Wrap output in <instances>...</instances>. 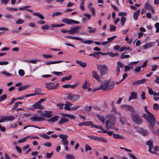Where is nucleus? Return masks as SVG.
I'll list each match as a JSON object with an SVG mask.
<instances>
[{
    "instance_id": "52",
    "label": "nucleus",
    "mask_w": 159,
    "mask_h": 159,
    "mask_svg": "<svg viewBox=\"0 0 159 159\" xmlns=\"http://www.w3.org/2000/svg\"><path fill=\"white\" fill-rule=\"evenodd\" d=\"M93 124L92 121H86L84 122V125H87L88 126L91 125L92 126V127L93 126Z\"/></svg>"
},
{
    "instance_id": "62",
    "label": "nucleus",
    "mask_w": 159,
    "mask_h": 159,
    "mask_svg": "<svg viewBox=\"0 0 159 159\" xmlns=\"http://www.w3.org/2000/svg\"><path fill=\"white\" fill-rule=\"evenodd\" d=\"M52 73L53 74L56 75H63L62 73L60 72H57V71H54L52 72Z\"/></svg>"
},
{
    "instance_id": "49",
    "label": "nucleus",
    "mask_w": 159,
    "mask_h": 159,
    "mask_svg": "<svg viewBox=\"0 0 159 159\" xmlns=\"http://www.w3.org/2000/svg\"><path fill=\"white\" fill-rule=\"evenodd\" d=\"M66 158L67 159H73L75 158L74 157L72 154H67L66 155Z\"/></svg>"
},
{
    "instance_id": "63",
    "label": "nucleus",
    "mask_w": 159,
    "mask_h": 159,
    "mask_svg": "<svg viewBox=\"0 0 159 159\" xmlns=\"http://www.w3.org/2000/svg\"><path fill=\"white\" fill-rule=\"evenodd\" d=\"M64 109L66 110H67L68 111L70 110V107L69 106V105L67 104V103L65 104V106L64 107Z\"/></svg>"
},
{
    "instance_id": "22",
    "label": "nucleus",
    "mask_w": 159,
    "mask_h": 159,
    "mask_svg": "<svg viewBox=\"0 0 159 159\" xmlns=\"http://www.w3.org/2000/svg\"><path fill=\"white\" fill-rule=\"evenodd\" d=\"M62 21L63 22L68 25H73L72 19H70L66 18H64L62 19Z\"/></svg>"
},
{
    "instance_id": "13",
    "label": "nucleus",
    "mask_w": 159,
    "mask_h": 159,
    "mask_svg": "<svg viewBox=\"0 0 159 159\" xmlns=\"http://www.w3.org/2000/svg\"><path fill=\"white\" fill-rule=\"evenodd\" d=\"M45 119L41 117H33L30 118V120L32 121H43Z\"/></svg>"
},
{
    "instance_id": "19",
    "label": "nucleus",
    "mask_w": 159,
    "mask_h": 159,
    "mask_svg": "<svg viewBox=\"0 0 159 159\" xmlns=\"http://www.w3.org/2000/svg\"><path fill=\"white\" fill-rule=\"evenodd\" d=\"M4 122L5 120L10 121L15 119V117L12 115L5 116L3 117Z\"/></svg>"
},
{
    "instance_id": "15",
    "label": "nucleus",
    "mask_w": 159,
    "mask_h": 159,
    "mask_svg": "<svg viewBox=\"0 0 159 159\" xmlns=\"http://www.w3.org/2000/svg\"><path fill=\"white\" fill-rule=\"evenodd\" d=\"M154 126L155 124L153 125H152L151 126H150V127H149V129L151 130L152 131V133L153 134L157 135H159V128L157 130L155 131L154 129Z\"/></svg>"
},
{
    "instance_id": "1",
    "label": "nucleus",
    "mask_w": 159,
    "mask_h": 159,
    "mask_svg": "<svg viewBox=\"0 0 159 159\" xmlns=\"http://www.w3.org/2000/svg\"><path fill=\"white\" fill-rule=\"evenodd\" d=\"M149 123V128L155 124V119L154 115L150 112L147 114H143L142 116Z\"/></svg>"
},
{
    "instance_id": "12",
    "label": "nucleus",
    "mask_w": 159,
    "mask_h": 159,
    "mask_svg": "<svg viewBox=\"0 0 159 159\" xmlns=\"http://www.w3.org/2000/svg\"><path fill=\"white\" fill-rule=\"evenodd\" d=\"M115 121L111 122L110 124V125H109L110 122L109 120H107L106 122V128L107 129H109L110 128L112 129L114 127Z\"/></svg>"
},
{
    "instance_id": "3",
    "label": "nucleus",
    "mask_w": 159,
    "mask_h": 159,
    "mask_svg": "<svg viewBox=\"0 0 159 159\" xmlns=\"http://www.w3.org/2000/svg\"><path fill=\"white\" fill-rule=\"evenodd\" d=\"M131 118L132 120L138 125H140L142 124V120L136 111L131 113Z\"/></svg>"
},
{
    "instance_id": "35",
    "label": "nucleus",
    "mask_w": 159,
    "mask_h": 159,
    "mask_svg": "<svg viewBox=\"0 0 159 159\" xmlns=\"http://www.w3.org/2000/svg\"><path fill=\"white\" fill-rule=\"evenodd\" d=\"M88 29L90 30L88 31L89 33L90 34L94 33L97 30L96 28H94L93 29L91 27H89Z\"/></svg>"
},
{
    "instance_id": "57",
    "label": "nucleus",
    "mask_w": 159,
    "mask_h": 159,
    "mask_svg": "<svg viewBox=\"0 0 159 159\" xmlns=\"http://www.w3.org/2000/svg\"><path fill=\"white\" fill-rule=\"evenodd\" d=\"M148 92L149 93L150 95H153V93L154 92L153 91L152 89L151 88H149V87L148 86Z\"/></svg>"
},
{
    "instance_id": "4",
    "label": "nucleus",
    "mask_w": 159,
    "mask_h": 159,
    "mask_svg": "<svg viewBox=\"0 0 159 159\" xmlns=\"http://www.w3.org/2000/svg\"><path fill=\"white\" fill-rule=\"evenodd\" d=\"M87 137L90 139L98 141H102L104 143H107V140L106 139L103 138L102 137H99L97 136H94L93 135H87Z\"/></svg>"
},
{
    "instance_id": "23",
    "label": "nucleus",
    "mask_w": 159,
    "mask_h": 159,
    "mask_svg": "<svg viewBox=\"0 0 159 159\" xmlns=\"http://www.w3.org/2000/svg\"><path fill=\"white\" fill-rule=\"evenodd\" d=\"M92 75L93 77L95 78L98 82L101 81L100 77L95 71H93L92 72Z\"/></svg>"
},
{
    "instance_id": "31",
    "label": "nucleus",
    "mask_w": 159,
    "mask_h": 159,
    "mask_svg": "<svg viewBox=\"0 0 159 159\" xmlns=\"http://www.w3.org/2000/svg\"><path fill=\"white\" fill-rule=\"evenodd\" d=\"M65 37L66 38H68L70 39L79 40L80 41H83V39L79 38V37H73V36H66Z\"/></svg>"
},
{
    "instance_id": "7",
    "label": "nucleus",
    "mask_w": 159,
    "mask_h": 159,
    "mask_svg": "<svg viewBox=\"0 0 159 159\" xmlns=\"http://www.w3.org/2000/svg\"><path fill=\"white\" fill-rule=\"evenodd\" d=\"M110 83V81L109 80L106 81L104 84H102L99 87L95 89L94 91L101 89L103 90H105V91H106V89L108 88V86Z\"/></svg>"
},
{
    "instance_id": "11",
    "label": "nucleus",
    "mask_w": 159,
    "mask_h": 159,
    "mask_svg": "<svg viewBox=\"0 0 159 159\" xmlns=\"http://www.w3.org/2000/svg\"><path fill=\"white\" fill-rule=\"evenodd\" d=\"M154 42H151L146 43L143 46V47L145 49H146L153 47L154 46Z\"/></svg>"
},
{
    "instance_id": "36",
    "label": "nucleus",
    "mask_w": 159,
    "mask_h": 159,
    "mask_svg": "<svg viewBox=\"0 0 159 159\" xmlns=\"http://www.w3.org/2000/svg\"><path fill=\"white\" fill-rule=\"evenodd\" d=\"M72 78V76L71 75H69L67 77H63L61 79V81L62 82H64L65 80H70Z\"/></svg>"
},
{
    "instance_id": "18",
    "label": "nucleus",
    "mask_w": 159,
    "mask_h": 159,
    "mask_svg": "<svg viewBox=\"0 0 159 159\" xmlns=\"http://www.w3.org/2000/svg\"><path fill=\"white\" fill-rule=\"evenodd\" d=\"M137 93L134 92H132L130 93V96L129 99V101H130L133 99L137 98Z\"/></svg>"
},
{
    "instance_id": "43",
    "label": "nucleus",
    "mask_w": 159,
    "mask_h": 159,
    "mask_svg": "<svg viewBox=\"0 0 159 159\" xmlns=\"http://www.w3.org/2000/svg\"><path fill=\"white\" fill-rule=\"evenodd\" d=\"M108 54L109 55L111 56L112 57H115V56H118L119 55V54L118 53H113L112 52H108Z\"/></svg>"
},
{
    "instance_id": "45",
    "label": "nucleus",
    "mask_w": 159,
    "mask_h": 159,
    "mask_svg": "<svg viewBox=\"0 0 159 159\" xmlns=\"http://www.w3.org/2000/svg\"><path fill=\"white\" fill-rule=\"evenodd\" d=\"M97 116L98 118L101 121V122L102 123H104L105 122V120L104 118V117L99 115H97Z\"/></svg>"
},
{
    "instance_id": "33",
    "label": "nucleus",
    "mask_w": 159,
    "mask_h": 159,
    "mask_svg": "<svg viewBox=\"0 0 159 159\" xmlns=\"http://www.w3.org/2000/svg\"><path fill=\"white\" fill-rule=\"evenodd\" d=\"M33 14L34 16H38L39 18L42 20L44 18L43 16L39 12H34L33 13Z\"/></svg>"
},
{
    "instance_id": "54",
    "label": "nucleus",
    "mask_w": 159,
    "mask_h": 159,
    "mask_svg": "<svg viewBox=\"0 0 159 159\" xmlns=\"http://www.w3.org/2000/svg\"><path fill=\"white\" fill-rule=\"evenodd\" d=\"M24 22V20L19 19L16 21V24H23Z\"/></svg>"
},
{
    "instance_id": "6",
    "label": "nucleus",
    "mask_w": 159,
    "mask_h": 159,
    "mask_svg": "<svg viewBox=\"0 0 159 159\" xmlns=\"http://www.w3.org/2000/svg\"><path fill=\"white\" fill-rule=\"evenodd\" d=\"M79 96L77 95L69 94L67 97V99L71 101L72 102L78 101L79 99Z\"/></svg>"
},
{
    "instance_id": "29",
    "label": "nucleus",
    "mask_w": 159,
    "mask_h": 159,
    "mask_svg": "<svg viewBox=\"0 0 159 159\" xmlns=\"http://www.w3.org/2000/svg\"><path fill=\"white\" fill-rule=\"evenodd\" d=\"M30 137V136H28L26 137H24L23 139H20V140L18 141V143H20L23 142H25L27 141V139Z\"/></svg>"
},
{
    "instance_id": "20",
    "label": "nucleus",
    "mask_w": 159,
    "mask_h": 159,
    "mask_svg": "<svg viewBox=\"0 0 159 159\" xmlns=\"http://www.w3.org/2000/svg\"><path fill=\"white\" fill-rule=\"evenodd\" d=\"M81 28V26H75L71 28V30L73 33V34L75 33H77L79 32L78 30L80 29Z\"/></svg>"
},
{
    "instance_id": "24",
    "label": "nucleus",
    "mask_w": 159,
    "mask_h": 159,
    "mask_svg": "<svg viewBox=\"0 0 159 159\" xmlns=\"http://www.w3.org/2000/svg\"><path fill=\"white\" fill-rule=\"evenodd\" d=\"M25 62L28 63H31L32 64H36L38 62L40 61V60L39 59L31 60H25Z\"/></svg>"
},
{
    "instance_id": "32",
    "label": "nucleus",
    "mask_w": 159,
    "mask_h": 159,
    "mask_svg": "<svg viewBox=\"0 0 159 159\" xmlns=\"http://www.w3.org/2000/svg\"><path fill=\"white\" fill-rule=\"evenodd\" d=\"M98 52H94L93 54H90L89 55V56H93L94 57H95L98 59H99L100 57L99 55H98Z\"/></svg>"
},
{
    "instance_id": "25",
    "label": "nucleus",
    "mask_w": 159,
    "mask_h": 159,
    "mask_svg": "<svg viewBox=\"0 0 159 159\" xmlns=\"http://www.w3.org/2000/svg\"><path fill=\"white\" fill-rule=\"evenodd\" d=\"M140 10L139 9L137 11H136L133 14V17L134 19L136 20L139 15L140 13Z\"/></svg>"
},
{
    "instance_id": "61",
    "label": "nucleus",
    "mask_w": 159,
    "mask_h": 159,
    "mask_svg": "<svg viewBox=\"0 0 159 159\" xmlns=\"http://www.w3.org/2000/svg\"><path fill=\"white\" fill-rule=\"evenodd\" d=\"M2 73L7 76H10L12 75V74L11 73L7 72V71H4L2 72Z\"/></svg>"
},
{
    "instance_id": "2",
    "label": "nucleus",
    "mask_w": 159,
    "mask_h": 159,
    "mask_svg": "<svg viewBox=\"0 0 159 159\" xmlns=\"http://www.w3.org/2000/svg\"><path fill=\"white\" fill-rule=\"evenodd\" d=\"M97 68L99 71L101 76H104L107 74V72L109 69L105 64L102 65H97Z\"/></svg>"
},
{
    "instance_id": "51",
    "label": "nucleus",
    "mask_w": 159,
    "mask_h": 159,
    "mask_svg": "<svg viewBox=\"0 0 159 159\" xmlns=\"http://www.w3.org/2000/svg\"><path fill=\"white\" fill-rule=\"evenodd\" d=\"M7 98L6 94H3L0 96V102L6 99Z\"/></svg>"
},
{
    "instance_id": "5",
    "label": "nucleus",
    "mask_w": 159,
    "mask_h": 159,
    "mask_svg": "<svg viewBox=\"0 0 159 159\" xmlns=\"http://www.w3.org/2000/svg\"><path fill=\"white\" fill-rule=\"evenodd\" d=\"M59 136L62 139L61 142L62 144L64 146H67L68 144V141L67 138L68 137V136L63 134H60Z\"/></svg>"
},
{
    "instance_id": "28",
    "label": "nucleus",
    "mask_w": 159,
    "mask_h": 159,
    "mask_svg": "<svg viewBox=\"0 0 159 159\" xmlns=\"http://www.w3.org/2000/svg\"><path fill=\"white\" fill-rule=\"evenodd\" d=\"M116 112L118 113L120 116V122L123 124H125V117L122 116L120 113H118L117 112Z\"/></svg>"
},
{
    "instance_id": "39",
    "label": "nucleus",
    "mask_w": 159,
    "mask_h": 159,
    "mask_svg": "<svg viewBox=\"0 0 159 159\" xmlns=\"http://www.w3.org/2000/svg\"><path fill=\"white\" fill-rule=\"evenodd\" d=\"M117 67H118V68H122L124 66V64L121 62L119 61L117 63Z\"/></svg>"
},
{
    "instance_id": "41",
    "label": "nucleus",
    "mask_w": 159,
    "mask_h": 159,
    "mask_svg": "<svg viewBox=\"0 0 159 159\" xmlns=\"http://www.w3.org/2000/svg\"><path fill=\"white\" fill-rule=\"evenodd\" d=\"M153 108L154 110L156 111L158 110H159V105L157 103H154L153 104Z\"/></svg>"
},
{
    "instance_id": "64",
    "label": "nucleus",
    "mask_w": 159,
    "mask_h": 159,
    "mask_svg": "<svg viewBox=\"0 0 159 159\" xmlns=\"http://www.w3.org/2000/svg\"><path fill=\"white\" fill-rule=\"evenodd\" d=\"M141 98L144 100L145 99L146 97L145 96V93L144 92H143L142 94H141Z\"/></svg>"
},
{
    "instance_id": "10",
    "label": "nucleus",
    "mask_w": 159,
    "mask_h": 159,
    "mask_svg": "<svg viewBox=\"0 0 159 159\" xmlns=\"http://www.w3.org/2000/svg\"><path fill=\"white\" fill-rule=\"evenodd\" d=\"M41 116L47 118H50L53 115L51 111H45V112L41 114Z\"/></svg>"
},
{
    "instance_id": "56",
    "label": "nucleus",
    "mask_w": 159,
    "mask_h": 159,
    "mask_svg": "<svg viewBox=\"0 0 159 159\" xmlns=\"http://www.w3.org/2000/svg\"><path fill=\"white\" fill-rule=\"evenodd\" d=\"M18 73L21 76H23L25 74L24 71L22 69L19 70Z\"/></svg>"
},
{
    "instance_id": "37",
    "label": "nucleus",
    "mask_w": 159,
    "mask_h": 159,
    "mask_svg": "<svg viewBox=\"0 0 159 159\" xmlns=\"http://www.w3.org/2000/svg\"><path fill=\"white\" fill-rule=\"evenodd\" d=\"M113 136L116 139H122L123 138V136L118 134H113Z\"/></svg>"
},
{
    "instance_id": "42",
    "label": "nucleus",
    "mask_w": 159,
    "mask_h": 159,
    "mask_svg": "<svg viewBox=\"0 0 159 159\" xmlns=\"http://www.w3.org/2000/svg\"><path fill=\"white\" fill-rule=\"evenodd\" d=\"M29 87V86L28 85H24V86L20 87L19 88H18V90L19 91H21L25 89H27V88H28Z\"/></svg>"
},
{
    "instance_id": "59",
    "label": "nucleus",
    "mask_w": 159,
    "mask_h": 159,
    "mask_svg": "<svg viewBox=\"0 0 159 159\" xmlns=\"http://www.w3.org/2000/svg\"><path fill=\"white\" fill-rule=\"evenodd\" d=\"M91 148L88 145L86 144L85 145V151L87 152L89 150L91 151Z\"/></svg>"
},
{
    "instance_id": "53",
    "label": "nucleus",
    "mask_w": 159,
    "mask_h": 159,
    "mask_svg": "<svg viewBox=\"0 0 159 159\" xmlns=\"http://www.w3.org/2000/svg\"><path fill=\"white\" fill-rule=\"evenodd\" d=\"M116 27L115 26L113 25H110V30L111 31H114L115 30Z\"/></svg>"
},
{
    "instance_id": "8",
    "label": "nucleus",
    "mask_w": 159,
    "mask_h": 159,
    "mask_svg": "<svg viewBox=\"0 0 159 159\" xmlns=\"http://www.w3.org/2000/svg\"><path fill=\"white\" fill-rule=\"evenodd\" d=\"M121 108L125 111H130L131 113L135 111L134 108L130 105H122Z\"/></svg>"
},
{
    "instance_id": "9",
    "label": "nucleus",
    "mask_w": 159,
    "mask_h": 159,
    "mask_svg": "<svg viewBox=\"0 0 159 159\" xmlns=\"http://www.w3.org/2000/svg\"><path fill=\"white\" fill-rule=\"evenodd\" d=\"M147 145L149 146V151L151 153H154L155 152L152 151L153 149V141L152 139L148 140L146 143Z\"/></svg>"
},
{
    "instance_id": "48",
    "label": "nucleus",
    "mask_w": 159,
    "mask_h": 159,
    "mask_svg": "<svg viewBox=\"0 0 159 159\" xmlns=\"http://www.w3.org/2000/svg\"><path fill=\"white\" fill-rule=\"evenodd\" d=\"M155 27L156 29V33L159 32V22H157L155 24Z\"/></svg>"
},
{
    "instance_id": "16",
    "label": "nucleus",
    "mask_w": 159,
    "mask_h": 159,
    "mask_svg": "<svg viewBox=\"0 0 159 159\" xmlns=\"http://www.w3.org/2000/svg\"><path fill=\"white\" fill-rule=\"evenodd\" d=\"M33 106L34 108L36 109H42L44 108L38 102L35 103Z\"/></svg>"
},
{
    "instance_id": "34",
    "label": "nucleus",
    "mask_w": 159,
    "mask_h": 159,
    "mask_svg": "<svg viewBox=\"0 0 159 159\" xmlns=\"http://www.w3.org/2000/svg\"><path fill=\"white\" fill-rule=\"evenodd\" d=\"M69 120L65 118H62L59 121V123L60 125H61L66 122L68 121Z\"/></svg>"
},
{
    "instance_id": "44",
    "label": "nucleus",
    "mask_w": 159,
    "mask_h": 159,
    "mask_svg": "<svg viewBox=\"0 0 159 159\" xmlns=\"http://www.w3.org/2000/svg\"><path fill=\"white\" fill-rule=\"evenodd\" d=\"M126 21V18L125 17L122 16L120 18V21L121 23V25L122 26L124 25Z\"/></svg>"
},
{
    "instance_id": "17",
    "label": "nucleus",
    "mask_w": 159,
    "mask_h": 159,
    "mask_svg": "<svg viewBox=\"0 0 159 159\" xmlns=\"http://www.w3.org/2000/svg\"><path fill=\"white\" fill-rule=\"evenodd\" d=\"M53 84V83H46L45 87L48 90L54 89L55 87H54Z\"/></svg>"
},
{
    "instance_id": "38",
    "label": "nucleus",
    "mask_w": 159,
    "mask_h": 159,
    "mask_svg": "<svg viewBox=\"0 0 159 159\" xmlns=\"http://www.w3.org/2000/svg\"><path fill=\"white\" fill-rule=\"evenodd\" d=\"M40 136L42 138L45 139H49L50 138V137L48 136L45 134H39Z\"/></svg>"
},
{
    "instance_id": "55",
    "label": "nucleus",
    "mask_w": 159,
    "mask_h": 159,
    "mask_svg": "<svg viewBox=\"0 0 159 159\" xmlns=\"http://www.w3.org/2000/svg\"><path fill=\"white\" fill-rule=\"evenodd\" d=\"M117 37V36H114L110 38H108L107 39L108 41H109V43L113 40L115 39Z\"/></svg>"
},
{
    "instance_id": "14",
    "label": "nucleus",
    "mask_w": 159,
    "mask_h": 159,
    "mask_svg": "<svg viewBox=\"0 0 159 159\" xmlns=\"http://www.w3.org/2000/svg\"><path fill=\"white\" fill-rule=\"evenodd\" d=\"M145 7L146 9H148L149 11H151L153 13L154 12V11L153 7L148 2H146L145 3Z\"/></svg>"
},
{
    "instance_id": "21",
    "label": "nucleus",
    "mask_w": 159,
    "mask_h": 159,
    "mask_svg": "<svg viewBox=\"0 0 159 159\" xmlns=\"http://www.w3.org/2000/svg\"><path fill=\"white\" fill-rule=\"evenodd\" d=\"M63 62L62 61H48L45 63V64L47 66L54 64H57L61 63Z\"/></svg>"
},
{
    "instance_id": "30",
    "label": "nucleus",
    "mask_w": 159,
    "mask_h": 159,
    "mask_svg": "<svg viewBox=\"0 0 159 159\" xmlns=\"http://www.w3.org/2000/svg\"><path fill=\"white\" fill-rule=\"evenodd\" d=\"M76 62L77 63L79 64L80 66L84 68L86 66L87 64L85 62H83L79 61H76Z\"/></svg>"
},
{
    "instance_id": "27",
    "label": "nucleus",
    "mask_w": 159,
    "mask_h": 159,
    "mask_svg": "<svg viewBox=\"0 0 159 159\" xmlns=\"http://www.w3.org/2000/svg\"><path fill=\"white\" fill-rule=\"evenodd\" d=\"M59 116H56L51 118L50 119L48 120V122H54L57 121L59 119Z\"/></svg>"
},
{
    "instance_id": "50",
    "label": "nucleus",
    "mask_w": 159,
    "mask_h": 159,
    "mask_svg": "<svg viewBox=\"0 0 159 159\" xmlns=\"http://www.w3.org/2000/svg\"><path fill=\"white\" fill-rule=\"evenodd\" d=\"M94 127L95 128L99 129L102 130L103 132L104 131L103 129L102 128V127L100 125H93V126H92V128Z\"/></svg>"
},
{
    "instance_id": "26",
    "label": "nucleus",
    "mask_w": 159,
    "mask_h": 159,
    "mask_svg": "<svg viewBox=\"0 0 159 159\" xmlns=\"http://www.w3.org/2000/svg\"><path fill=\"white\" fill-rule=\"evenodd\" d=\"M38 90H40V89H35V92L34 93H32V94H26L24 96V97H26V98L28 97H30V96H34V95H35L36 94H37V95H40V94L39 93L37 92Z\"/></svg>"
},
{
    "instance_id": "47",
    "label": "nucleus",
    "mask_w": 159,
    "mask_h": 159,
    "mask_svg": "<svg viewBox=\"0 0 159 159\" xmlns=\"http://www.w3.org/2000/svg\"><path fill=\"white\" fill-rule=\"evenodd\" d=\"M89 85L88 83L86 81L83 85L82 88L84 89H86L88 88Z\"/></svg>"
},
{
    "instance_id": "46",
    "label": "nucleus",
    "mask_w": 159,
    "mask_h": 159,
    "mask_svg": "<svg viewBox=\"0 0 159 159\" xmlns=\"http://www.w3.org/2000/svg\"><path fill=\"white\" fill-rule=\"evenodd\" d=\"M139 133L143 135H146L148 134V132L147 130L142 129Z\"/></svg>"
},
{
    "instance_id": "40",
    "label": "nucleus",
    "mask_w": 159,
    "mask_h": 159,
    "mask_svg": "<svg viewBox=\"0 0 159 159\" xmlns=\"http://www.w3.org/2000/svg\"><path fill=\"white\" fill-rule=\"evenodd\" d=\"M125 53L123 52L120 57V58L121 59H124L129 57L130 56L129 55H125Z\"/></svg>"
},
{
    "instance_id": "60",
    "label": "nucleus",
    "mask_w": 159,
    "mask_h": 159,
    "mask_svg": "<svg viewBox=\"0 0 159 159\" xmlns=\"http://www.w3.org/2000/svg\"><path fill=\"white\" fill-rule=\"evenodd\" d=\"M82 43L86 44H91L93 43V41L92 40H87L84 41V42H82Z\"/></svg>"
},
{
    "instance_id": "58",
    "label": "nucleus",
    "mask_w": 159,
    "mask_h": 159,
    "mask_svg": "<svg viewBox=\"0 0 159 159\" xmlns=\"http://www.w3.org/2000/svg\"><path fill=\"white\" fill-rule=\"evenodd\" d=\"M53 154V151L52 152L50 153H46V157L47 158H50L52 156V155Z\"/></svg>"
}]
</instances>
